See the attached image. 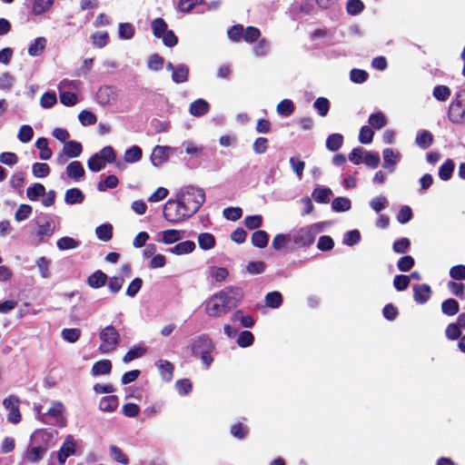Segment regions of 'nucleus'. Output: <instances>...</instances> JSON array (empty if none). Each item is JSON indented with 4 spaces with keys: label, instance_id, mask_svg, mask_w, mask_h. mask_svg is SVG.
Here are the masks:
<instances>
[{
    "label": "nucleus",
    "instance_id": "nucleus-1",
    "mask_svg": "<svg viewBox=\"0 0 465 465\" xmlns=\"http://www.w3.org/2000/svg\"><path fill=\"white\" fill-rule=\"evenodd\" d=\"M54 432L46 429H37L30 436V441L21 455L24 464H38L54 445Z\"/></svg>",
    "mask_w": 465,
    "mask_h": 465
},
{
    "label": "nucleus",
    "instance_id": "nucleus-2",
    "mask_svg": "<svg viewBox=\"0 0 465 465\" xmlns=\"http://www.w3.org/2000/svg\"><path fill=\"white\" fill-rule=\"evenodd\" d=\"M242 298V290L228 287L213 295L205 303V312L210 317L218 318L236 307Z\"/></svg>",
    "mask_w": 465,
    "mask_h": 465
},
{
    "label": "nucleus",
    "instance_id": "nucleus-3",
    "mask_svg": "<svg viewBox=\"0 0 465 465\" xmlns=\"http://www.w3.org/2000/svg\"><path fill=\"white\" fill-rule=\"evenodd\" d=\"M175 197L180 200L188 214L193 216L203 204L205 193L202 188L188 185L181 188Z\"/></svg>",
    "mask_w": 465,
    "mask_h": 465
},
{
    "label": "nucleus",
    "instance_id": "nucleus-4",
    "mask_svg": "<svg viewBox=\"0 0 465 465\" xmlns=\"http://www.w3.org/2000/svg\"><path fill=\"white\" fill-rule=\"evenodd\" d=\"M163 216L170 223L176 224L187 220L192 215L188 214L180 200L176 198L175 200L170 199L164 203Z\"/></svg>",
    "mask_w": 465,
    "mask_h": 465
},
{
    "label": "nucleus",
    "instance_id": "nucleus-5",
    "mask_svg": "<svg viewBox=\"0 0 465 465\" xmlns=\"http://www.w3.org/2000/svg\"><path fill=\"white\" fill-rule=\"evenodd\" d=\"M322 231V223H314L293 231L291 240L299 246H310L315 236Z\"/></svg>",
    "mask_w": 465,
    "mask_h": 465
},
{
    "label": "nucleus",
    "instance_id": "nucleus-6",
    "mask_svg": "<svg viewBox=\"0 0 465 465\" xmlns=\"http://www.w3.org/2000/svg\"><path fill=\"white\" fill-rule=\"evenodd\" d=\"M99 339L101 341L99 351L104 354L114 351L121 340L118 331L112 325L105 326L100 331Z\"/></svg>",
    "mask_w": 465,
    "mask_h": 465
},
{
    "label": "nucleus",
    "instance_id": "nucleus-7",
    "mask_svg": "<svg viewBox=\"0 0 465 465\" xmlns=\"http://www.w3.org/2000/svg\"><path fill=\"white\" fill-rule=\"evenodd\" d=\"M448 118L453 124L465 122V89L455 94L454 100L449 106Z\"/></svg>",
    "mask_w": 465,
    "mask_h": 465
},
{
    "label": "nucleus",
    "instance_id": "nucleus-8",
    "mask_svg": "<svg viewBox=\"0 0 465 465\" xmlns=\"http://www.w3.org/2000/svg\"><path fill=\"white\" fill-rule=\"evenodd\" d=\"M76 450V442L73 435H67L56 453L57 460L61 464H64L65 460L73 456Z\"/></svg>",
    "mask_w": 465,
    "mask_h": 465
},
{
    "label": "nucleus",
    "instance_id": "nucleus-9",
    "mask_svg": "<svg viewBox=\"0 0 465 465\" xmlns=\"http://www.w3.org/2000/svg\"><path fill=\"white\" fill-rule=\"evenodd\" d=\"M64 412V406L60 401H53L51 403V407L48 409L46 414V418L52 420V421L48 420L47 424L64 426V419L63 417V413Z\"/></svg>",
    "mask_w": 465,
    "mask_h": 465
},
{
    "label": "nucleus",
    "instance_id": "nucleus-10",
    "mask_svg": "<svg viewBox=\"0 0 465 465\" xmlns=\"http://www.w3.org/2000/svg\"><path fill=\"white\" fill-rule=\"evenodd\" d=\"M383 163L382 166L388 169L390 173H393L397 163L401 159V153L398 150L386 148L382 151Z\"/></svg>",
    "mask_w": 465,
    "mask_h": 465
},
{
    "label": "nucleus",
    "instance_id": "nucleus-11",
    "mask_svg": "<svg viewBox=\"0 0 465 465\" xmlns=\"http://www.w3.org/2000/svg\"><path fill=\"white\" fill-rule=\"evenodd\" d=\"M3 405L9 411L7 420L16 424L21 420V413L18 409V400L15 396H9L4 400Z\"/></svg>",
    "mask_w": 465,
    "mask_h": 465
},
{
    "label": "nucleus",
    "instance_id": "nucleus-12",
    "mask_svg": "<svg viewBox=\"0 0 465 465\" xmlns=\"http://www.w3.org/2000/svg\"><path fill=\"white\" fill-rule=\"evenodd\" d=\"M117 99L115 89L111 86H103L96 93V101L101 105H108Z\"/></svg>",
    "mask_w": 465,
    "mask_h": 465
},
{
    "label": "nucleus",
    "instance_id": "nucleus-13",
    "mask_svg": "<svg viewBox=\"0 0 465 465\" xmlns=\"http://www.w3.org/2000/svg\"><path fill=\"white\" fill-rule=\"evenodd\" d=\"M213 347V344L212 340L204 335L195 338L191 344L192 352L194 355H200L203 352L211 351Z\"/></svg>",
    "mask_w": 465,
    "mask_h": 465
},
{
    "label": "nucleus",
    "instance_id": "nucleus-14",
    "mask_svg": "<svg viewBox=\"0 0 465 465\" xmlns=\"http://www.w3.org/2000/svg\"><path fill=\"white\" fill-rule=\"evenodd\" d=\"M55 231L54 222L48 218L44 223H37L36 237L39 242L50 238Z\"/></svg>",
    "mask_w": 465,
    "mask_h": 465
},
{
    "label": "nucleus",
    "instance_id": "nucleus-15",
    "mask_svg": "<svg viewBox=\"0 0 465 465\" xmlns=\"http://www.w3.org/2000/svg\"><path fill=\"white\" fill-rule=\"evenodd\" d=\"M173 148L170 146H160L157 145L153 148L151 154V161L154 166H159L167 161L170 152Z\"/></svg>",
    "mask_w": 465,
    "mask_h": 465
},
{
    "label": "nucleus",
    "instance_id": "nucleus-16",
    "mask_svg": "<svg viewBox=\"0 0 465 465\" xmlns=\"http://www.w3.org/2000/svg\"><path fill=\"white\" fill-rule=\"evenodd\" d=\"M430 295L431 290L428 284H418L413 286V298L418 303H425L430 298Z\"/></svg>",
    "mask_w": 465,
    "mask_h": 465
},
{
    "label": "nucleus",
    "instance_id": "nucleus-17",
    "mask_svg": "<svg viewBox=\"0 0 465 465\" xmlns=\"http://www.w3.org/2000/svg\"><path fill=\"white\" fill-rule=\"evenodd\" d=\"M118 404L117 396L109 395L100 399L98 408L103 412H114L117 409Z\"/></svg>",
    "mask_w": 465,
    "mask_h": 465
},
{
    "label": "nucleus",
    "instance_id": "nucleus-18",
    "mask_svg": "<svg viewBox=\"0 0 465 465\" xmlns=\"http://www.w3.org/2000/svg\"><path fill=\"white\" fill-rule=\"evenodd\" d=\"M155 365L164 381H170L173 379V365L170 361L166 360H159L156 361Z\"/></svg>",
    "mask_w": 465,
    "mask_h": 465
},
{
    "label": "nucleus",
    "instance_id": "nucleus-19",
    "mask_svg": "<svg viewBox=\"0 0 465 465\" xmlns=\"http://www.w3.org/2000/svg\"><path fill=\"white\" fill-rule=\"evenodd\" d=\"M84 173L82 163L78 161L70 163L66 167L67 176L74 180H79L84 175Z\"/></svg>",
    "mask_w": 465,
    "mask_h": 465
},
{
    "label": "nucleus",
    "instance_id": "nucleus-20",
    "mask_svg": "<svg viewBox=\"0 0 465 465\" xmlns=\"http://www.w3.org/2000/svg\"><path fill=\"white\" fill-rule=\"evenodd\" d=\"M112 363L109 360H101L96 361L91 370L93 376L106 375L111 372Z\"/></svg>",
    "mask_w": 465,
    "mask_h": 465
},
{
    "label": "nucleus",
    "instance_id": "nucleus-21",
    "mask_svg": "<svg viewBox=\"0 0 465 465\" xmlns=\"http://www.w3.org/2000/svg\"><path fill=\"white\" fill-rule=\"evenodd\" d=\"M84 195L78 188H72L65 192L64 202L67 204H77L83 203Z\"/></svg>",
    "mask_w": 465,
    "mask_h": 465
},
{
    "label": "nucleus",
    "instance_id": "nucleus-22",
    "mask_svg": "<svg viewBox=\"0 0 465 465\" xmlns=\"http://www.w3.org/2000/svg\"><path fill=\"white\" fill-rule=\"evenodd\" d=\"M194 249L195 243L193 241H184L171 248L170 252L176 255H183L193 252Z\"/></svg>",
    "mask_w": 465,
    "mask_h": 465
},
{
    "label": "nucleus",
    "instance_id": "nucleus-23",
    "mask_svg": "<svg viewBox=\"0 0 465 465\" xmlns=\"http://www.w3.org/2000/svg\"><path fill=\"white\" fill-rule=\"evenodd\" d=\"M209 110V104L203 99H198L191 104L190 114L194 116L205 114Z\"/></svg>",
    "mask_w": 465,
    "mask_h": 465
},
{
    "label": "nucleus",
    "instance_id": "nucleus-24",
    "mask_svg": "<svg viewBox=\"0 0 465 465\" xmlns=\"http://www.w3.org/2000/svg\"><path fill=\"white\" fill-rule=\"evenodd\" d=\"M82 144L75 141H68L64 143L63 151L70 158L78 157L82 153Z\"/></svg>",
    "mask_w": 465,
    "mask_h": 465
},
{
    "label": "nucleus",
    "instance_id": "nucleus-25",
    "mask_svg": "<svg viewBox=\"0 0 465 465\" xmlns=\"http://www.w3.org/2000/svg\"><path fill=\"white\" fill-rule=\"evenodd\" d=\"M332 192L330 188L317 187L312 192V197L317 203H327L330 202Z\"/></svg>",
    "mask_w": 465,
    "mask_h": 465
},
{
    "label": "nucleus",
    "instance_id": "nucleus-26",
    "mask_svg": "<svg viewBox=\"0 0 465 465\" xmlns=\"http://www.w3.org/2000/svg\"><path fill=\"white\" fill-rule=\"evenodd\" d=\"M198 243L201 249L211 250L215 246V238L212 233L202 232L198 235Z\"/></svg>",
    "mask_w": 465,
    "mask_h": 465
},
{
    "label": "nucleus",
    "instance_id": "nucleus-27",
    "mask_svg": "<svg viewBox=\"0 0 465 465\" xmlns=\"http://www.w3.org/2000/svg\"><path fill=\"white\" fill-rule=\"evenodd\" d=\"M269 235L265 231L258 230L252 234V243L258 248H264L267 246Z\"/></svg>",
    "mask_w": 465,
    "mask_h": 465
},
{
    "label": "nucleus",
    "instance_id": "nucleus-28",
    "mask_svg": "<svg viewBox=\"0 0 465 465\" xmlns=\"http://www.w3.org/2000/svg\"><path fill=\"white\" fill-rule=\"evenodd\" d=\"M46 45V39L45 37H37L34 43H32L28 47V54L31 56H38L40 55Z\"/></svg>",
    "mask_w": 465,
    "mask_h": 465
},
{
    "label": "nucleus",
    "instance_id": "nucleus-29",
    "mask_svg": "<svg viewBox=\"0 0 465 465\" xmlns=\"http://www.w3.org/2000/svg\"><path fill=\"white\" fill-rule=\"evenodd\" d=\"M182 238L183 232L178 230L170 229L162 232V240L165 244L174 243L180 241Z\"/></svg>",
    "mask_w": 465,
    "mask_h": 465
},
{
    "label": "nucleus",
    "instance_id": "nucleus-30",
    "mask_svg": "<svg viewBox=\"0 0 465 465\" xmlns=\"http://www.w3.org/2000/svg\"><path fill=\"white\" fill-rule=\"evenodd\" d=\"M54 4V0H34L33 3V14L35 15H40L47 12Z\"/></svg>",
    "mask_w": 465,
    "mask_h": 465
},
{
    "label": "nucleus",
    "instance_id": "nucleus-31",
    "mask_svg": "<svg viewBox=\"0 0 465 465\" xmlns=\"http://www.w3.org/2000/svg\"><path fill=\"white\" fill-rule=\"evenodd\" d=\"M35 147L40 151V158L42 160H48L52 156V151L48 147L47 139L42 137L38 138L35 142Z\"/></svg>",
    "mask_w": 465,
    "mask_h": 465
},
{
    "label": "nucleus",
    "instance_id": "nucleus-32",
    "mask_svg": "<svg viewBox=\"0 0 465 465\" xmlns=\"http://www.w3.org/2000/svg\"><path fill=\"white\" fill-rule=\"evenodd\" d=\"M343 143V136L340 134H332L328 136L326 141V147L331 152L338 151Z\"/></svg>",
    "mask_w": 465,
    "mask_h": 465
},
{
    "label": "nucleus",
    "instance_id": "nucleus-33",
    "mask_svg": "<svg viewBox=\"0 0 465 465\" xmlns=\"http://www.w3.org/2000/svg\"><path fill=\"white\" fill-rule=\"evenodd\" d=\"M433 141L432 134L428 131H420L417 134L416 143L422 149L429 148Z\"/></svg>",
    "mask_w": 465,
    "mask_h": 465
},
{
    "label": "nucleus",
    "instance_id": "nucleus-34",
    "mask_svg": "<svg viewBox=\"0 0 465 465\" xmlns=\"http://www.w3.org/2000/svg\"><path fill=\"white\" fill-rule=\"evenodd\" d=\"M188 67L185 64H179L175 67L172 74V79L173 82L180 84L187 81L188 78Z\"/></svg>",
    "mask_w": 465,
    "mask_h": 465
},
{
    "label": "nucleus",
    "instance_id": "nucleus-35",
    "mask_svg": "<svg viewBox=\"0 0 465 465\" xmlns=\"http://www.w3.org/2000/svg\"><path fill=\"white\" fill-rule=\"evenodd\" d=\"M107 276L101 271H96L88 278V284L93 288H100L105 284Z\"/></svg>",
    "mask_w": 465,
    "mask_h": 465
},
{
    "label": "nucleus",
    "instance_id": "nucleus-36",
    "mask_svg": "<svg viewBox=\"0 0 465 465\" xmlns=\"http://www.w3.org/2000/svg\"><path fill=\"white\" fill-rule=\"evenodd\" d=\"M35 264L38 268V271L42 278L48 279L51 275L49 269L51 261L45 257H40L35 261Z\"/></svg>",
    "mask_w": 465,
    "mask_h": 465
},
{
    "label": "nucleus",
    "instance_id": "nucleus-37",
    "mask_svg": "<svg viewBox=\"0 0 465 465\" xmlns=\"http://www.w3.org/2000/svg\"><path fill=\"white\" fill-rule=\"evenodd\" d=\"M369 124L372 128L380 130L386 125L387 119L382 113L377 112L370 115Z\"/></svg>",
    "mask_w": 465,
    "mask_h": 465
},
{
    "label": "nucleus",
    "instance_id": "nucleus-38",
    "mask_svg": "<svg viewBox=\"0 0 465 465\" xmlns=\"http://www.w3.org/2000/svg\"><path fill=\"white\" fill-rule=\"evenodd\" d=\"M454 171V163L452 160H447L439 170V177L443 181H448L450 179L452 173Z\"/></svg>",
    "mask_w": 465,
    "mask_h": 465
},
{
    "label": "nucleus",
    "instance_id": "nucleus-39",
    "mask_svg": "<svg viewBox=\"0 0 465 465\" xmlns=\"http://www.w3.org/2000/svg\"><path fill=\"white\" fill-rule=\"evenodd\" d=\"M441 311L446 315H455L459 312V303L454 299L445 300L441 303Z\"/></svg>",
    "mask_w": 465,
    "mask_h": 465
},
{
    "label": "nucleus",
    "instance_id": "nucleus-40",
    "mask_svg": "<svg viewBox=\"0 0 465 465\" xmlns=\"http://www.w3.org/2000/svg\"><path fill=\"white\" fill-rule=\"evenodd\" d=\"M142 158V149L137 146L134 145L130 149L126 150L124 153V161L126 163H136L140 161Z\"/></svg>",
    "mask_w": 465,
    "mask_h": 465
},
{
    "label": "nucleus",
    "instance_id": "nucleus-41",
    "mask_svg": "<svg viewBox=\"0 0 465 465\" xmlns=\"http://www.w3.org/2000/svg\"><path fill=\"white\" fill-rule=\"evenodd\" d=\"M15 83V78L8 72L0 74V90L9 91L12 89Z\"/></svg>",
    "mask_w": 465,
    "mask_h": 465
},
{
    "label": "nucleus",
    "instance_id": "nucleus-42",
    "mask_svg": "<svg viewBox=\"0 0 465 465\" xmlns=\"http://www.w3.org/2000/svg\"><path fill=\"white\" fill-rule=\"evenodd\" d=\"M45 188L41 183H35L26 190V196L30 201H36L39 196L45 195Z\"/></svg>",
    "mask_w": 465,
    "mask_h": 465
},
{
    "label": "nucleus",
    "instance_id": "nucleus-43",
    "mask_svg": "<svg viewBox=\"0 0 465 465\" xmlns=\"http://www.w3.org/2000/svg\"><path fill=\"white\" fill-rule=\"evenodd\" d=\"M152 30L155 37L161 38V36L168 30L167 24L162 18H155L152 22Z\"/></svg>",
    "mask_w": 465,
    "mask_h": 465
},
{
    "label": "nucleus",
    "instance_id": "nucleus-44",
    "mask_svg": "<svg viewBox=\"0 0 465 465\" xmlns=\"http://www.w3.org/2000/svg\"><path fill=\"white\" fill-rule=\"evenodd\" d=\"M121 39L129 40L134 35V27L130 23H121L118 31Z\"/></svg>",
    "mask_w": 465,
    "mask_h": 465
},
{
    "label": "nucleus",
    "instance_id": "nucleus-45",
    "mask_svg": "<svg viewBox=\"0 0 465 465\" xmlns=\"http://www.w3.org/2000/svg\"><path fill=\"white\" fill-rule=\"evenodd\" d=\"M105 164L106 163L96 153L92 155L87 162L88 168L95 173L103 170Z\"/></svg>",
    "mask_w": 465,
    "mask_h": 465
},
{
    "label": "nucleus",
    "instance_id": "nucleus-46",
    "mask_svg": "<svg viewBox=\"0 0 465 465\" xmlns=\"http://www.w3.org/2000/svg\"><path fill=\"white\" fill-rule=\"evenodd\" d=\"M112 225L110 224H102L98 226L95 230L96 236L99 240L104 242H108L112 238Z\"/></svg>",
    "mask_w": 465,
    "mask_h": 465
},
{
    "label": "nucleus",
    "instance_id": "nucleus-47",
    "mask_svg": "<svg viewBox=\"0 0 465 465\" xmlns=\"http://www.w3.org/2000/svg\"><path fill=\"white\" fill-rule=\"evenodd\" d=\"M265 302L268 307L278 308L282 302V296L279 292H272L266 294Z\"/></svg>",
    "mask_w": 465,
    "mask_h": 465
},
{
    "label": "nucleus",
    "instance_id": "nucleus-48",
    "mask_svg": "<svg viewBox=\"0 0 465 465\" xmlns=\"http://www.w3.org/2000/svg\"><path fill=\"white\" fill-rule=\"evenodd\" d=\"M331 207L336 212H346L351 209V201L348 198L337 197L333 200Z\"/></svg>",
    "mask_w": 465,
    "mask_h": 465
},
{
    "label": "nucleus",
    "instance_id": "nucleus-49",
    "mask_svg": "<svg viewBox=\"0 0 465 465\" xmlns=\"http://www.w3.org/2000/svg\"><path fill=\"white\" fill-rule=\"evenodd\" d=\"M32 173L37 178H44L49 174L50 168L47 163H35L33 164Z\"/></svg>",
    "mask_w": 465,
    "mask_h": 465
},
{
    "label": "nucleus",
    "instance_id": "nucleus-50",
    "mask_svg": "<svg viewBox=\"0 0 465 465\" xmlns=\"http://www.w3.org/2000/svg\"><path fill=\"white\" fill-rule=\"evenodd\" d=\"M63 339L68 342H75L81 336V331L76 328L64 329L61 332Z\"/></svg>",
    "mask_w": 465,
    "mask_h": 465
},
{
    "label": "nucleus",
    "instance_id": "nucleus-51",
    "mask_svg": "<svg viewBox=\"0 0 465 465\" xmlns=\"http://www.w3.org/2000/svg\"><path fill=\"white\" fill-rule=\"evenodd\" d=\"M291 167L293 173L297 175V177L301 180L303 174V171L305 168V163L300 160L298 157H291L289 160Z\"/></svg>",
    "mask_w": 465,
    "mask_h": 465
},
{
    "label": "nucleus",
    "instance_id": "nucleus-52",
    "mask_svg": "<svg viewBox=\"0 0 465 465\" xmlns=\"http://www.w3.org/2000/svg\"><path fill=\"white\" fill-rule=\"evenodd\" d=\"M109 450L112 459L115 461L123 464H127L129 462L127 456L117 446L112 445Z\"/></svg>",
    "mask_w": 465,
    "mask_h": 465
},
{
    "label": "nucleus",
    "instance_id": "nucleus-53",
    "mask_svg": "<svg viewBox=\"0 0 465 465\" xmlns=\"http://www.w3.org/2000/svg\"><path fill=\"white\" fill-rule=\"evenodd\" d=\"M232 320L233 322H240L241 324L245 328H250L254 323L251 316L243 315V313L241 311L235 312L232 316Z\"/></svg>",
    "mask_w": 465,
    "mask_h": 465
},
{
    "label": "nucleus",
    "instance_id": "nucleus-54",
    "mask_svg": "<svg viewBox=\"0 0 465 465\" xmlns=\"http://www.w3.org/2000/svg\"><path fill=\"white\" fill-rule=\"evenodd\" d=\"M78 119L84 126L93 125L97 120L95 114L87 110L80 112Z\"/></svg>",
    "mask_w": 465,
    "mask_h": 465
},
{
    "label": "nucleus",
    "instance_id": "nucleus-55",
    "mask_svg": "<svg viewBox=\"0 0 465 465\" xmlns=\"http://www.w3.org/2000/svg\"><path fill=\"white\" fill-rule=\"evenodd\" d=\"M57 247L60 250H71L78 247L79 243L77 241L71 237H62L57 241Z\"/></svg>",
    "mask_w": 465,
    "mask_h": 465
},
{
    "label": "nucleus",
    "instance_id": "nucleus-56",
    "mask_svg": "<svg viewBox=\"0 0 465 465\" xmlns=\"http://www.w3.org/2000/svg\"><path fill=\"white\" fill-rule=\"evenodd\" d=\"M145 353V349L143 347H134L127 351L124 356L123 361L128 363L135 359L141 358Z\"/></svg>",
    "mask_w": 465,
    "mask_h": 465
},
{
    "label": "nucleus",
    "instance_id": "nucleus-57",
    "mask_svg": "<svg viewBox=\"0 0 465 465\" xmlns=\"http://www.w3.org/2000/svg\"><path fill=\"white\" fill-rule=\"evenodd\" d=\"M450 95V90L446 85H437L433 89V96L438 100L444 102L448 100Z\"/></svg>",
    "mask_w": 465,
    "mask_h": 465
},
{
    "label": "nucleus",
    "instance_id": "nucleus-58",
    "mask_svg": "<svg viewBox=\"0 0 465 465\" xmlns=\"http://www.w3.org/2000/svg\"><path fill=\"white\" fill-rule=\"evenodd\" d=\"M313 106L321 116H325L330 109L329 101L324 97L317 98L313 104Z\"/></svg>",
    "mask_w": 465,
    "mask_h": 465
},
{
    "label": "nucleus",
    "instance_id": "nucleus-59",
    "mask_svg": "<svg viewBox=\"0 0 465 465\" xmlns=\"http://www.w3.org/2000/svg\"><path fill=\"white\" fill-rule=\"evenodd\" d=\"M33 135V128L30 125L24 124L20 127L17 137L20 142L28 143L32 140Z\"/></svg>",
    "mask_w": 465,
    "mask_h": 465
},
{
    "label": "nucleus",
    "instance_id": "nucleus-60",
    "mask_svg": "<svg viewBox=\"0 0 465 465\" xmlns=\"http://www.w3.org/2000/svg\"><path fill=\"white\" fill-rule=\"evenodd\" d=\"M32 213V207L28 204H21L15 213V219L16 222H22L26 220Z\"/></svg>",
    "mask_w": 465,
    "mask_h": 465
},
{
    "label": "nucleus",
    "instance_id": "nucleus-61",
    "mask_svg": "<svg viewBox=\"0 0 465 465\" xmlns=\"http://www.w3.org/2000/svg\"><path fill=\"white\" fill-rule=\"evenodd\" d=\"M374 135V132L368 125H364L361 128L359 134V141L363 144L371 143Z\"/></svg>",
    "mask_w": 465,
    "mask_h": 465
},
{
    "label": "nucleus",
    "instance_id": "nucleus-62",
    "mask_svg": "<svg viewBox=\"0 0 465 465\" xmlns=\"http://www.w3.org/2000/svg\"><path fill=\"white\" fill-rule=\"evenodd\" d=\"M291 239L290 235L279 233L276 234L272 240V245L273 249L279 251L288 244L289 241Z\"/></svg>",
    "mask_w": 465,
    "mask_h": 465
},
{
    "label": "nucleus",
    "instance_id": "nucleus-63",
    "mask_svg": "<svg viewBox=\"0 0 465 465\" xmlns=\"http://www.w3.org/2000/svg\"><path fill=\"white\" fill-rule=\"evenodd\" d=\"M164 64V59L158 55L153 54L149 57L147 62V66L152 71H159L163 68Z\"/></svg>",
    "mask_w": 465,
    "mask_h": 465
},
{
    "label": "nucleus",
    "instance_id": "nucleus-64",
    "mask_svg": "<svg viewBox=\"0 0 465 465\" xmlns=\"http://www.w3.org/2000/svg\"><path fill=\"white\" fill-rule=\"evenodd\" d=\"M294 110V105L292 102L289 99L282 100L277 105V112L282 115H290Z\"/></svg>",
    "mask_w": 465,
    "mask_h": 465
}]
</instances>
